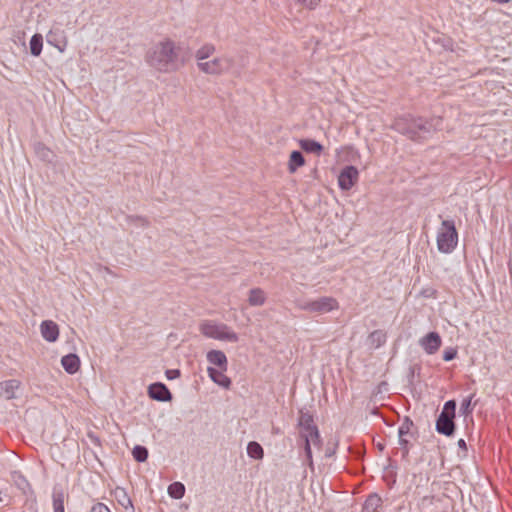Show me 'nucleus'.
Instances as JSON below:
<instances>
[{"label": "nucleus", "instance_id": "nucleus-1", "mask_svg": "<svg viewBox=\"0 0 512 512\" xmlns=\"http://www.w3.org/2000/svg\"><path fill=\"white\" fill-rule=\"evenodd\" d=\"M391 127L413 142L424 143L431 139L437 131L442 130L443 118L437 115L424 117L405 113L396 117Z\"/></svg>", "mask_w": 512, "mask_h": 512}, {"label": "nucleus", "instance_id": "nucleus-2", "mask_svg": "<svg viewBox=\"0 0 512 512\" xmlns=\"http://www.w3.org/2000/svg\"><path fill=\"white\" fill-rule=\"evenodd\" d=\"M189 57L187 48L170 39L160 41L146 55L148 64L160 72H173L182 67Z\"/></svg>", "mask_w": 512, "mask_h": 512}, {"label": "nucleus", "instance_id": "nucleus-3", "mask_svg": "<svg viewBox=\"0 0 512 512\" xmlns=\"http://www.w3.org/2000/svg\"><path fill=\"white\" fill-rule=\"evenodd\" d=\"M459 234L453 219H445L437 231L436 243L440 253L451 254L458 246Z\"/></svg>", "mask_w": 512, "mask_h": 512}, {"label": "nucleus", "instance_id": "nucleus-4", "mask_svg": "<svg viewBox=\"0 0 512 512\" xmlns=\"http://www.w3.org/2000/svg\"><path fill=\"white\" fill-rule=\"evenodd\" d=\"M456 408L457 402L455 399L446 401L443 405L442 411L436 418L435 430L437 433L446 437H453L456 432Z\"/></svg>", "mask_w": 512, "mask_h": 512}, {"label": "nucleus", "instance_id": "nucleus-5", "mask_svg": "<svg viewBox=\"0 0 512 512\" xmlns=\"http://www.w3.org/2000/svg\"><path fill=\"white\" fill-rule=\"evenodd\" d=\"M200 332L207 338L236 343L239 336L228 325L213 320H205L200 324Z\"/></svg>", "mask_w": 512, "mask_h": 512}, {"label": "nucleus", "instance_id": "nucleus-6", "mask_svg": "<svg viewBox=\"0 0 512 512\" xmlns=\"http://www.w3.org/2000/svg\"><path fill=\"white\" fill-rule=\"evenodd\" d=\"M295 305L302 311L319 314L339 309V302L332 296H322L313 300L296 299Z\"/></svg>", "mask_w": 512, "mask_h": 512}, {"label": "nucleus", "instance_id": "nucleus-7", "mask_svg": "<svg viewBox=\"0 0 512 512\" xmlns=\"http://www.w3.org/2000/svg\"><path fill=\"white\" fill-rule=\"evenodd\" d=\"M232 65V59L228 57H217L211 61L207 62H198L197 66L200 71L211 74L218 75L225 71H227Z\"/></svg>", "mask_w": 512, "mask_h": 512}, {"label": "nucleus", "instance_id": "nucleus-8", "mask_svg": "<svg viewBox=\"0 0 512 512\" xmlns=\"http://www.w3.org/2000/svg\"><path fill=\"white\" fill-rule=\"evenodd\" d=\"M359 171L354 165H346L338 175V186L342 191H349L358 182Z\"/></svg>", "mask_w": 512, "mask_h": 512}, {"label": "nucleus", "instance_id": "nucleus-9", "mask_svg": "<svg viewBox=\"0 0 512 512\" xmlns=\"http://www.w3.org/2000/svg\"><path fill=\"white\" fill-rule=\"evenodd\" d=\"M419 345L428 355L435 354L442 345V338L436 331H430L419 340Z\"/></svg>", "mask_w": 512, "mask_h": 512}, {"label": "nucleus", "instance_id": "nucleus-10", "mask_svg": "<svg viewBox=\"0 0 512 512\" xmlns=\"http://www.w3.org/2000/svg\"><path fill=\"white\" fill-rule=\"evenodd\" d=\"M147 394L152 400L159 402H169L173 398L169 388L162 382L150 384L147 389Z\"/></svg>", "mask_w": 512, "mask_h": 512}, {"label": "nucleus", "instance_id": "nucleus-11", "mask_svg": "<svg viewBox=\"0 0 512 512\" xmlns=\"http://www.w3.org/2000/svg\"><path fill=\"white\" fill-rule=\"evenodd\" d=\"M40 332L47 342L54 343L59 338V326L52 320H44L40 324Z\"/></svg>", "mask_w": 512, "mask_h": 512}, {"label": "nucleus", "instance_id": "nucleus-12", "mask_svg": "<svg viewBox=\"0 0 512 512\" xmlns=\"http://www.w3.org/2000/svg\"><path fill=\"white\" fill-rule=\"evenodd\" d=\"M225 372L226 371H222L220 368L217 369L212 366L207 368L208 376L215 384L224 389H230L232 380L225 375Z\"/></svg>", "mask_w": 512, "mask_h": 512}, {"label": "nucleus", "instance_id": "nucleus-13", "mask_svg": "<svg viewBox=\"0 0 512 512\" xmlns=\"http://www.w3.org/2000/svg\"><path fill=\"white\" fill-rule=\"evenodd\" d=\"M21 382L17 379H9L0 382V396L6 400L16 398V391L19 390Z\"/></svg>", "mask_w": 512, "mask_h": 512}, {"label": "nucleus", "instance_id": "nucleus-14", "mask_svg": "<svg viewBox=\"0 0 512 512\" xmlns=\"http://www.w3.org/2000/svg\"><path fill=\"white\" fill-rule=\"evenodd\" d=\"M207 361L222 371H227L228 369V359L225 353L221 350L212 349L206 354Z\"/></svg>", "mask_w": 512, "mask_h": 512}, {"label": "nucleus", "instance_id": "nucleus-15", "mask_svg": "<svg viewBox=\"0 0 512 512\" xmlns=\"http://www.w3.org/2000/svg\"><path fill=\"white\" fill-rule=\"evenodd\" d=\"M61 365L68 374L73 375L79 371L81 361L77 354L69 353L61 358Z\"/></svg>", "mask_w": 512, "mask_h": 512}, {"label": "nucleus", "instance_id": "nucleus-16", "mask_svg": "<svg viewBox=\"0 0 512 512\" xmlns=\"http://www.w3.org/2000/svg\"><path fill=\"white\" fill-rule=\"evenodd\" d=\"M66 496L67 495L60 484L54 485L52 489L53 512H65L64 501Z\"/></svg>", "mask_w": 512, "mask_h": 512}, {"label": "nucleus", "instance_id": "nucleus-17", "mask_svg": "<svg viewBox=\"0 0 512 512\" xmlns=\"http://www.w3.org/2000/svg\"><path fill=\"white\" fill-rule=\"evenodd\" d=\"M47 43L63 52L66 48L67 41L62 30H50L46 35Z\"/></svg>", "mask_w": 512, "mask_h": 512}, {"label": "nucleus", "instance_id": "nucleus-18", "mask_svg": "<svg viewBox=\"0 0 512 512\" xmlns=\"http://www.w3.org/2000/svg\"><path fill=\"white\" fill-rule=\"evenodd\" d=\"M300 148L309 154H314L316 156H320L324 151V146L311 138H302L298 141Z\"/></svg>", "mask_w": 512, "mask_h": 512}, {"label": "nucleus", "instance_id": "nucleus-19", "mask_svg": "<svg viewBox=\"0 0 512 512\" xmlns=\"http://www.w3.org/2000/svg\"><path fill=\"white\" fill-rule=\"evenodd\" d=\"M112 495L114 496L118 504L121 505L124 509H130L132 512H134L135 508L132 499L125 488L117 486L112 491Z\"/></svg>", "mask_w": 512, "mask_h": 512}, {"label": "nucleus", "instance_id": "nucleus-20", "mask_svg": "<svg viewBox=\"0 0 512 512\" xmlns=\"http://www.w3.org/2000/svg\"><path fill=\"white\" fill-rule=\"evenodd\" d=\"M387 342V333L381 329L372 331L367 337V345L370 349L376 350Z\"/></svg>", "mask_w": 512, "mask_h": 512}, {"label": "nucleus", "instance_id": "nucleus-21", "mask_svg": "<svg viewBox=\"0 0 512 512\" xmlns=\"http://www.w3.org/2000/svg\"><path fill=\"white\" fill-rule=\"evenodd\" d=\"M382 498L377 493H371L367 496L362 511L363 512H379L378 509L382 506Z\"/></svg>", "mask_w": 512, "mask_h": 512}, {"label": "nucleus", "instance_id": "nucleus-22", "mask_svg": "<svg viewBox=\"0 0 512 512\" xmlns=\"http://www.w3.org/2000/svg\"><path fill=\"white\" fill-rule=\"evenodd\" d=\"M305 165V158L301 151L293 150L290 153L288 161V171L295 173L300 167Z\"/></svg>", "mask_w": 512, "mask_h": 512}, {"label": "nucleus", "instance_id": "nucleus-23", "mask_svg": "<svg viewBox=\"0 0 512 512\" xmlns=\"http://www.w3.org/2000/svg\"><path fill=\"white\" fill-rule=\"evenodd\" d=\"M298 427L301 429L318 428L314 423V416L307 410L301 409L298 417Z\"/></svg>", "mask_w": 512, "mask_h": 512}, {"label": "nucleus", "instance_id": "nucleus-24", "mask_svg": "<svg viewBox=\"0 0 512 512\" xmlns=\"http://www.w3.org/2000/svg\"><path fill=\"white\" fill-rule=\"evenodd\" d=\"M15 485L17 488L22 492L23 495H25L28 499L33 498V501L35 502V496L34 491L32 489L31 484L28 482L26 477H24L21 474L17 475V478L15 479Z\"/></svg>", "mask_w": 512, "mask_h": 512}, {"label": "nucleus", "instance_id": "nucleus-25", "mask_svg": "<svg viewBox=\"0 0 512 512\" xmlns=\"http://www.w3.org/2000/svg\"><path fill=\"white\" fill-rule=\"evenodd\" d=\"M266 301V296L261 288H252L249 291L248 302L250 306H262Z\"/></svg>", "mask_w": 512, "mask_h": 512}, {"label": "nucleus", "instance_id": "nucleus-26", "mask_svg": "<svg viewBox=\"0 0 512 512\" xmlns=\"http://www.w3.org/2000/svg\"><path fill=\"white\" fill-rule=\"evenodd\" d=\"M247 455L254 460H262L264 458V449L257 441H250L247 444Z\"/></svg>", "mask_w": 512, "mask_h": 512}, {"label": "nucleus", "instance_id": "nucleus-27", "mask_svg": "<svg viewBox=\"0 0 512 512\" xmlns=\"http://www.w3.org/2000/svg\"><path fill=\"white\" fill-rule=\"evenodd\" d=\"M414 427V422L409 416H404L402 423L398 428V439H405L406 436H413L414 434L411 432Z\"/></svg>", "mask_w": 512, "mask_h": 512}, {"label": "nucleus", "instance_id": "nucleus-28", "mask_svg": "<svg viewBox=\"0 0 512 512\" xmlns=\"http://www.w3.org/2000/svg\"><path fill=\"white\" fill-rule=\"evenodd\" d=\"M311 438L313 445L316 447H321L322 438L318 428L312 429H301L299 430V437Z\"/></svg>", "mask_w": 512, "mask_h": 512}, {"label": "nucleus", "instance_id": "nucleus-29", "mask_svg": "<svg viewBox=\"0 0 512 512\" xmlns=\"http://www.w3.org/2000/svg\"><path fill=\"white\" fill-rule=\"evenodd\" d=\"M475 397V393L470 394L469 396L465 397L460 405V414L467 418L468 416H471L474 410V407L476 405L475 403H472L473 398Z\"/></svg>", "mask_w": 512, "mask_h": 512}, {"label": "nucleus", "instance_id": "nucleus-30", "mask_svg": "<svg viewBox=\"0 0 512 512\" xmlns=\"http://www.w3.org/2000/svg\"><path fill=\"white\" fill-rule=\"evenodd\" d=\"M29 47H30V53L33 56H35V57L40 56L42 49H43L42 35L39 33L34 34L30 39Z\"/></svg>", "mask_w": 512, "mask_h": 512}, {"label": "nucleus", "instance_id": "nucleus-31", "mask_svg": "<svg viewBox=\"0 0 512 512\" xmlns=\"http://www.w3.org/2000/svg\"><path fill=\"white\" fill-rule=\"evenodd\" d=\"M168 494L173 499H181L185 495V486L181 482H173L168 486Z\"/></svg>", "mask_w": 512, "mask_h": 512}, {"label": "nucleus", "instance_id": "nucleus-32", "mask_svg": "<svg viewBox=\"0 0 512 512\" xmlns=\"http://www.w3.org/2000/svg\"><path fill=\"white\" fill-rule=\"evenodd\" d=\"M35 153L36 155L42 160V161H45V162H52V159L54 157V154L53 152L48 148L46 147L44 144L42 143H38L36 146H35Z\"/></svg>", "mask_w": 512, "mask_h": 512}, {"label": "nucleus", "instance_id": "nucleus-33", "mask_svg": "<svg viewBox=\"0 0 512 512\" xmlns=\"http://www.w3.org/2000/svg\"><path fill=\"white\" fill-rule=\"evenodd\" d=\"M132 456L136 462L143 463L147 460L149 451L147 447L143 445H135L132 449Z\"/></svg>", "mask_w": 512, "mask_h": 512}, {"label": "nucleus", "instance_id": "nucleus-34", "mask_svg": "<svg viewBox=\"0 0 512 512\" xmlns=\"http://www.w3.org/2000/svg\"><path fill=\"white\" fill-rule=\"evenodd\" d=\"M215 52V46L210 43L204 44L196 51L195 57L197 60L202 61L209 58Z\"/></svg>", "mask_w": 512, "mask_h": 512}, {"label": "nucleus", "instance_id": "nucleus-35", "mask_svg": "<svg viewBox=\"0 0 512 512\" xmlns=\"http://www.w3.org/2000/svg\"><path fill=\"white\" fill-rule=\"evenodd\" d=\"M301 447L303 449L305 456V459L303 460V465H307L311 470H314L312 445L301 444Z\"/></svg>", "mask_w": 512, "mask_h": 512}, {"label": "nucleus", "instance_id": "nucleus-36", "mask_svg": "<svg viewBox=\"0 0 512 512\" xmlns=\"http://www.w3.org/2000/svg\"><path fill=\"white\" fill-rule=\"evenodd\" d=\"M398 443L400 445V449L402 452V458L406 459L409 456L412 444L410 443V441L407 438L398 439Z\"/></svg>", "mask_w": 512, "mask_h": 512}, {"label": "nucleus", "instance_id": "nucleus-37", "mask_svg": "<svg viewBox=\"0 0 512 512\" xmlns=\"http://www.w3.org/2000/svg\"><path fill=\"white\" fill-rule=\"evenodd\" d=\"M458 355V350L456 347H447L443 351V360L446 362L454 360Z\"/></svg>", "mask_w": 512, "mask_h": 512}, {"label": "nucleus", "instance_id": "nucleus-38", "mask_svg": "<svg viewBox=\"0 0 512 512\" xmlns=\"http://www.w3.org/2000/svg\"><path fill=\"white\" fill-rule=\"evenodd\" d=\"M298 4H300L301 6H303L304 8L306 9H309V10H315L321 0H296Z\"/></svg>", "mask_w": 512, "mask_h": 512}, {"label": "nucleus", "instance_id": "nucleus-39", "mask_svg": "<svg viewBox=\"0 0 512 512\" xmlns=\"http://www.w3.org/2000/svg\"><path fill=\"white\" fill-rule=\"evenodd\" d=\"M165 376L168 380H175L181 376V371L179 369H167Z\"/></svg>", "mask_w": 512, "mask_h": 512}, {"label": "nucleus", "instance_id": "nucleus-40", "mask_svg": "<svg viewBox=\"0 0 512 512\" xmlns=\"http://www.w3.org/2000/svg\"><path fill=\"white\" fill-rule=\"evenodd\" d=\"M90 512H111V510L104 503L98 502L92 506Z\"/></svg>", "mask_w": 512, "mask_h": 512}, {"label": "nucleus", "instance_id": "nucleus-41", "mask_svg": "<svg viewBox=\"0 0 512 512\" xmlns=\"http://www.w3.org/2000/svg\"><path fill=\"white\" fill-rule=\"evenodd\" d=\"M420 370H421L420 366H417V365L411 366L409 368L408 380H409L410 383L412 382V380H413V378L415 376L416 371L419 374Z\"/></svg>", "mask_w": 512, "mask_h": 512}, {"label": "nucleus", "instance_id": "nucleus-42", "mask_svg": "<svg viewBox=\"0 0 512 512\" xmlns=\"http://www.w3.org/2000/svg\"><path fill=\"white\" fill-rule=\"evenodd\" d=\"M336 447H337V443L334 444L332 447L330 446V443H328V446L325 450V457L331 458L332 456H334V454L336 453Z\"/></svg>", "mask_w": 512, "mask_h": 512}, {"label": "nucleus", "instance_id": "nucleus-43", "mask_svg": "<svg viewBox=\"0 0 512 512\" xmlns=\"http://www.w3.org/2000/svg\"><path fill=\"white\" fill-rule=\"evenodd\" d=\"M457 445H458L459 449L464 452V456H466L467 455V451H468V447H467L466 441L463 438H461V439L458 440Z\"/></svg>", "mask_w": 512, "mask_h": 512}, {"label": "nucleus", "instance_id": "nucleus-44", "mask_svg": "<svg viewBox=\"0 0 512 512\" xmlns=\"http://www.w3.org/2000/svg\"><path fill=\"white\" fill-rule=\"evenodd\" d=\"M88 437L90 438V440L92 441V443H94L95 445L97 446H100L101 445V440L100 438L94 434L93 432H89L88 433Z\"/></svg>", "mask_w": 512, "mask_h": 512}, {"label": "nucleus", "instance_id": "nucleus-45", "mask_svg": "<svg viewBox=\"0 0 512 512\" xmlns=\"http://www.w3.org/2000/svg\"><path fill=\"white\" fill-rule=\"evenodd\" d=\"M299 440L301 441V444H304V445H312L313 444L311 438H306V436L299 437Z\"/></svg>", "mask_w": 512, "mask_h": 512}, {"label": "nucleus", "instance_id": "nucleus-46", "mask_svg": "<svg viewBox=\"0 0 512 512\" xmlns=\"http://www.w3.org/2000/svg\"><path fill=\"white\" fill-rule=\"evenodd\" d=\"M435 293H436V291H435V290H431V291L424 290V291L422 292V294H423L425 297H427V298H428V297H432V296H434V294H435Z\"/></svg>", "mask_w": 512, "mask_h": 512}, {"label": "nucleus", "instance_id": "nucleus-47", "mask_svg": "<svg viewBox=\"0 0 512 512\" xmlns=\"http://www.w3.org/2000/svg\"><path fill=\"white\" fill-rule=\"evenodd\" d=\"M132 220H135V221H138L141 223V225H144V223L146 222V220L143 218V217H140V216H135V217H130Z\"/></svg>", "mask_w": 512, "mask_h": 512}, {"label": "nucleus", "instance_id": "nucleus-48", "mask_svg": "<svg viewBox=\"0 0 512 512\" xmlns=\"http://www.w3.org/2000/svg\"><path fill=\"white\" fill-rule=\"evenodd\" d=\"M508 270H509L510 278L512 280V256L510 257V259L508 261Z\"/></svg>", "mask_w": 512, "mask_h": 512}, {"label": "nucleus", "instance_id": "nucleus-49", "mask_svg": "<svg viewBox=\"0 0 512 512\" xmlns=\"http://www.w3.org/2000/svg\"><path fill=\"white\" fill-rule=\"evenodd\" d=\"M492 2H495L497 4H507L509 3L511 0H491Z\"/></svg>", "mask_w": 512, "mask_h": 512}, {"label": "nucleus", "instance_id": "nucleus-50", "mask_svg": "<svg viewBox=\"0 0 512 512\" xmlns=\"http://www.w3.org/2000/svg\"><path fill=\"white\" fill-rule=\"evenodd\" d=\"M377 447H378V449H379L380 451H382V450L384 449V445H383V444H381V443H379V444L377 445Z\"/></svg>", "mask_w": 512, "mask_h": 512}, {"label": "nucleus", "instance_id": "nucleus-51", "mask_svg": "<svg viewBox=\"0 0 512 512\" xmlns=\"http://www.w3.org/2000/svg\"><path fill=\"white\" fill-rule=\"evenodd\" d=\"M385 424H386V425H389V426H391V425H392V423H389V422H387V421H385Z\"/></svg>", "mask_w": 512, "mask_h": 512}, {"label": "nucleus", "instance_id": "nucleus-52", "mask_svg": "<svg viewBox=\"0 0 512 512\" xmlns=\"http://www.w3.org/2000/svg\"><path fill=\"white\" fill-rule=\"evenodd\" d=\"M394 483H396V479L395 478L392 480L391 484L393 485Z\"/></svg>", "mask_w": 512, "mask_h": 512}]
</instances>
